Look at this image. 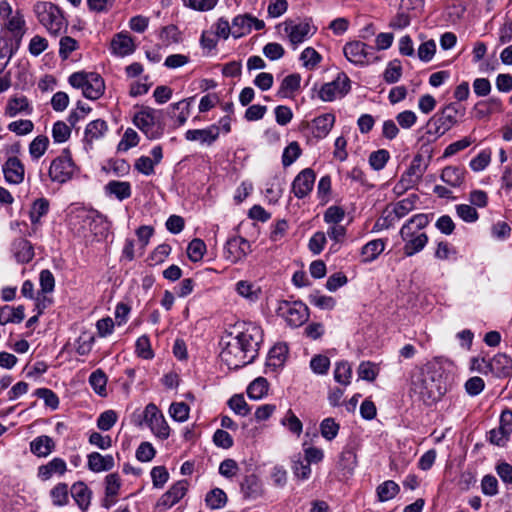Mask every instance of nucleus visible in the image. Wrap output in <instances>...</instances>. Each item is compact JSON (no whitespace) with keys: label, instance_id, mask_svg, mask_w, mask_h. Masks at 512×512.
<instances>
[{"label":"nucleus","instance_id":"1","mask_svg":"<svg viewBox=\"0 0 512 512\" xmlns=\"http://www.w3.org/2000/svg\"><path fill=\"white\" fill-rule=\"evenodd\" d=\"M410 391L425 404L431 405L446 394L447 385L439 371L419 370L412 375Z\"/></svg>","mask_w":512,"mask_h":512},{"label":"nucleus","instance_id":"2","mask_svg":"<svg viewBox=\"0 0 512 512\" xmlns=\"http://www.w3.org/2000/svg\"><path fill=\"white\" fill-rule=\"evenodd\" d=\"M429 224L427 214H416L411 217L400 229V237L404 242L403 253L411 257L422 251L428 243V236L421 232Z\"/></svg>","mask_w":512,"mask_h":512},{"label":"nucleus","instance_id":"3","mask_svg":"<svg viewBox=\"0 0 512 512\" xmlns=\"http://www.w3.org/2000/svg\"><path fill=\"white\" fill-rule=\"evenodd\" d=\"M134 125L149 139L156 140L163 136L165 122L162 110L142 106L133 116Z\"/></svg>","mask_w":512,"mask_h":512},{"label":"nucleus","instance_id":"4","mask_svg":"<svg viewBox=\"0 0 512 512\" xmlns=\"http://www.w3.org/2000/svg\"><path fill=\"white\" fill-rule=\"evenodd\" d=\"M465 114V108L449 103L439 113L431 117L426 124V134L438 139L458 123V116Z\"/></svg>","mask_w":512,"mask_h":512},{"label":"nucleus","instance_id":"5","mask_svg":"<svg viewBox=\"0 0 512 512\" xmlns=\"http://www.w3.org/2000/svg\"><path fill=\"white\" fill-rule=\"evenodd\" d=\"M231 335H234L246 352L255 358L258 356L263 342V330L258 324L245 321L237 322L232 328Z\"/></svg>","mask_w":512,"mask_h":512},{"label":"nucleus","instance_id":"6","mask_svg":"<svg viewBox=\"0 0 512 512\" xmlns=\"http://www.w3.org/2000/svg\"><path fill=\"white\" fill-rule=\"evenodd\" d=\"M33 10L38 21L50 34L56 36L66 29L67 23L62 11L53 3L39 1Z\"/></svg>","mask_w":512,"mask_h":512},{"label":"nucleus","instance_id":"7","mask_svg":"<svg viewBox=\"0 0 512 512\" xmlns=\"http://www.w3.org/2000/svg\"><path fill=\"white\" fill-rule=\"evenodd\" d=\"M69 83L74 88L81 89L83 95L91 100L100 98L105 91L104 80L94 72H75L70 75Z\"/></svg>","mask_w":512,"mask_h":512},{"label":"nucleus","instance_id":"8","mask_svg":"<svg viewBox=\"0 0 512 512\" xmlns=\"http://www.w3.org/2000/svg\"><path fill=\"white\" fill-rule=\"evenodd\" d=\"M230 339L220 353L222 362L229 369H238L252 363L256 358L244 350L243 346L234 335L229 334Z\"/></svg>","mask_w":512,"mask_h":512},{"label":"nucleus","instance_id":"9","mask_svg":"<svg viewBox=\"0 0 512 512\" xmlns=\"http://www.w3.org/2000/svg\"><path fill=\"white\" fill-rule=\"evenodd\" d=\"M419 200L416 194H410L408 197L396 202L390 207H387L383 216L377 221L376 225L382 229H388L393 226L396 221L405 217L411 212Z\"/></svg>","mask_w":512,"mask_h":512},{"label":"nucleus","instance_id":"10","mask_svg":"<svg viewBox=\"0 0 512 512\" xmlns=\"http://www.w3.org/2000/svg\"><path fill=\"white\" fill-rule=\"evenodd\" d=\"M75 172L76 165L71 153L68 150H64L51 162L48 176L52 182L64 184L72 179Z\"/></svg>","mask_w":512,"mask_h":512},{"label":"nucleus","instance_id":"11","mask_svg":"<svg viewBox=\"0 0 512 512\" xmlns=\"http://www.w3.org/2000/svg\"><path fill=\"white\" fill-rule=\"evenodd\" d=\"M143 414L145 423L157 438L166 440L170 436L169 425L155 404L149 403Z\"/></svg>","mask_w":512,"mask_h":512},{"label":"nucleus","instance_id":"12","mask_svg":"<svg viewBox=\"0 0 512 512\" xmlns=\"http://www.w3.org/2000/svg\"><path fill=\"white\" fill-rule=\"evenodd\" d=\"M343 53L346 59L355 65H366L377 60L373 48L358 40L347 42L343 47Z\"/></svg>","mask_w":512,"mask_h":512},{"label":"nucleus","instance_id":"13","mask_svg":"<svg viewBox=\"0 0 512 512\" xmlns=\"http://www.w3.org/2000/svg\"><path fill=\"white\" fill-rule=\"evenodd\" d=\"M284 25V31L294 47L312 37L316 32V28L307 19L302 21L287 20Z\"/></svg>","mask_w":512,"mask_h":512},{"label":"nucleus","instance_id":"14","mask_svg":"<svg viewBox=\"0 0 512 512\" xmlns=\"http://www.w3.org/2000/svg\"><path fill=\"white\" fill-rule=\"evenodd\" d=\"M278 313L293 327H299L308 319V308L302 302L283 301L278 307Z\"/></svg>","mask_w":512,"mask_h":512},{"label":"nucleus","instance_id":"15","mask_svg":"<svg viewBox=\"0 0 512 512\" xmlns=\"http://www.w3.org/2000/svg\"><path fill=\"white\" fill-rule=\"evenodd\" d=\"M350 79L346 74H339L332 82L321 86L318 95L321 100L331 102L337 97H343L350 91Z\"/></svg>","mask_w":512,"mask_h":512},{"label":"nucleus","instance_id":"16","mask_svg":"<svg viewBox=\"0 0 512 512\" xmlns=\"http://www.w3.org/2000/svg\"><path fill=\"white\" fill-rule=\"evenodd\" d=\"M251 252L249 241L240 236H234L227 240L224 247V257L226 260L235 264L243 259Z\"/></svg>","mask_w":512,"mask_h":512},{"label":"nucleus","instance_id":"17","mask_svg":"<svg viewBox=\"0 0 512 512\" xmlns=\"http://www.w3.org/2000/svg\"><path fill=\"white\" fill-rule=\"evenodd\" d=\"M316 174L311 168H305L294 178L291 191L298 199L307 197L313 190Z\"/></svg>","mask_w":512,"mask_h":512},{"label":"nucleus","instance_id":"18","mask_svg":"<svg viewBox=\"0 0 512 512\" xmlns=\"http://www.w3.org/2000/svg\"><path fill=\"white\" fill-rule=\"evenodd\" d=\"M220 135V127L213 124L204 129H190L185 133L187 141H196L201 145H212Z\"/></svg>","mask_w":512,"mask_h":512},{"label":"nucleus","instance_id":"19","mask_svg":"<svg viewBox=\"0 0 512 512\" xmlns=\"http://www.w3.org/2000/svg\"><path fill=\"white\" fill-rule=\"evenodd\" d=\"M135 48L134 41L127 32H120L114 35L110 44L112 54L118 57H125L132 54Z\"/></svg>","mask_w":512,"mask_h":512},{"label":"nucleus","instance_id":"20","mask_svg":"<svg viewBox=\"0 0 512 512\" xmlns=\"http://www.w3.org/2000/svg\"><path fill=\"white\" fill-rule=\"evenodd\" d=\"M187 490L188 482L186 480L176 482L166 493L162 495L158 502V506L166 509L171 508L185 496Z\"/></svg>","mask_w":512,"mask_h":512},{"label":"nucleus","instance_id":"21","mask_svg":"<svg viewBox=\"0 0 512 512\" xmlns=\"http://www.w3.org/2000/svg\"><path fill=\"white\" fill-rule=\"evenodd\" d=\"M2 170L5 180L11 184H19L24 180V165L16 156H9Z\"/></svg>","mask_w":512,"mask_h":512},{"label":"nucleus","instance_id":"22","mask_svg":"<svg viewBox=\"0 0 512 512\" xmlns=\"http://www.w3.org/2000/svg\"><path fill=\"white\" fill-rule=\"evenodd\" d=\"M490 373L498 378H505L512 374V360L503 353L496 354L489 360Z\"/></svg>","mask_w":512,"mask_h":512},{"label":"nucleus","instance_id":"23","mask_svg":"<svg viewBox=\"0 0 512 512\" xmlns=\"http://www.w3.org/2000/svg\"><path fill=\"white\" fill-rule=\"evenodd\" d=\"M107 131L106 121L102 119L93 120L85 128L83 141L91 148L93 142L103 138Z\"/></svg>","mask_w":512,"mask_h":512},{"label":"nucleus","instance_id":"24","mask_svg":"<svg viewBox=\"0 0 512 512\" xmlns=\"http://www.w3.org/2000/svg\"><path fill=\"white\" fill-rule=\"evenodd\" d=\"M288 355V347L286 344H276L274 345L269 353L266 360V368L271 369L272 371H277L279 368L283 367Z\"/></svg>","mask_w":512,"mask_h":512},{"label":"nucleus","instance_id":"25","mask_svg":"<svg viewBox=\"0 0 512 512\" xmlns=\"http://www.w3.org/2000/svg\"><path fill=\"white\" fill-rule=\"evenodd\" d=\"M71 496L83 512L89 508L92 498V491L84 482L78 481L72 485Z\"/></svg>","mask_w":512,"mask_h":512},{"label":"nucleus","instance_id":"26","mask_svg":"<svg viewBox=\"0 0 512 512\" xmlns=\"http://www.w3.org/2000/svg\"><path fill=\"white\" fill-rule=\"evenodd\" d=\"M12 252L16 261L22 264L30 262L34 257L32 244L24 238H18L13 241Z\"/></svg>","mask_w":512,"mask_h":512},{"label":"nucleus","instance_id":"27","mask_svg":"<svg viewBox=\"0 0 512 512\" xmlns=\"http://www.w3.org/2000/svg\"><path fill=\"white\" fill-rule=\"evenodd\" d=\"M67 470L66 462L59 457L53 458L45 465L38 467L37 476L46 481L50 479L54 474L63 475Z\"/></svg>","mask_w":512,"mask_h":512},{"label":"nucleus","instance_id":"28","mask_svg":"<svg viewBox=\"0 0 512 512\" xmlns=\"http://www.w3.org/2000/svg\"><path fill=\"white\" fill-rule=\"evenodd\" d=\"M87 458L88 468L92 472L99 473L109 471L114 467V458L112 455H101L98 452H92Z\"/></svg>","mask_w":512,"mask_h":512},{"label":"nucleus","instance_id":"29","mask_svg":"<svg viewBox=\"0 0 512 512\" xmlns=\"http://www.w3.org/2000/svg\"><path fill=\"white\" fill-rule=\"evenodd\" d=\"M54 449L55 442L47 435L38 436L30 442V450L37 457H47Z\"/></svg>","mask_w":512,"mask_h":512},{"label":"nucleus","instance_id":"30","mask_svg":"<svg viewBox=\"0 0 512 512\" xmlns=\"http://www.w3.org/2000/svg\"><path fill=\"white\" fill-rule=\"evenodd\" d=\"M335 124V115L332 113H325L313 120V134L315 137L322 139L325 138Z\"/></svg>","mask_w":512,"mask_h":512},{"label":"nucleus","instance_id":"31","mask_svg":"<svg viewBox=\"0 0 512 512\" xmlns=\"http://www.w3.org/2000/svg\"><path fill=\"white\" fill-rule=\"evenodd\" d=\"M235 291L239 296L251 303L258 301L261 295L260 286L247 280L238 281L235 284Z\"/></svg>","mask_w":512,"mask_h":512},{"label":"nucleus","instance_id":"32","mask_svg":"<svg viewBox=\"0 0 512 512\" xmlns=\"http://www.w3.org/2000/svg\"><path fill=\"white\" fill-rule=\"evenodd\" d=\"M49 211V201L46 198H38L36 199L30 209L29 216L31 223L33 225L32 232L29 233V235H32V233H35L38 225L40 223L41 217L46 215Z\"/></svg>","mask_w":512,"mask_h":512},{"label":"nucleus","instance_id":"33","mask_svg":"<svg viewBox=\"0 0 512 512\" xmlns=\"http://www.w3.org/2000/svg\"><path fill=\"white\" fill-rule=\"evenodd\" d=\"M20 113H32V107L30 106L28 99L24 96L10 98L5 107V115L8 117H15Z\"/></svg>","mask_w":512,"mask_h":512},{"label":"nucleus","instance_id":"34","mask_svg":"<svg viewBox=\"0 0 512 512\" xmlns=\"http://www.w3.org/2000/svg\"><path fill=\"white\" fill-rule=\"evenodd\" d=\"M25 317L24 306L19 305L18 307H11L8 305L0 308V325H6L8 323H20Z\"/></svg>","mask_w":512,"mask_h":512},{"label":"nucleus","instance_id":"35","mask_svg":"<svg viewBox=\"0 0 512 512\" xmlns=\"http://www.w3.org/2000/svg\"><path fill=\"white\" fill-rule=\"evenodd\" d=\"M465 169L457 166H447L442 170L441 180L451 187H459L464 181Z\"/></svg>","mask_w":512,"mask_h":512},{"label":"nucleus","instance_id":"36","mask_svg":"<svg viewBox=\"0 0 512 512\" xmlns=\"http://www.w3.org/2000/svg\"><path fill=\"white\" fill-rule=\"evenodd\" d=\"M252 31V16L249 14L238 15L232 20V36L240 38Z\"/></svg>","mask_w":512,"mask_h":512},{"label":"nucleus","instance_id":"37","mask_svg":"<svg viewBox=\"0 0 512 512\" xmlns=\"http://www.w3.org/2000/svg\"><path fill=\"white\" fill-rule=\"evenodd\" d=\"M385 249V243L382 239H375L366 243L361 250L364 263L374 261Z\"/></svg>","mask_w":512,"mask_h":512},{"label":"nucleus","instance_id":"38","mask_svg":"<svg viewBox=\"0 0 512 512\" xmlns=\"http://www.w3.org/2000/svg\"><path fill=\"white\" fill-rule=\"evenodd\" d=\"M5 28L6 34L22 39L26 30L23 16L19 12H16L15 15H11L5 23Z\"/></svg>","mask_w":512,"mask_h":512},{"label":"nucleus","instance_id":"39","mask_svg":"<svg viewBox=\"0 0 512 512\" xmlns=\"http://www.w3.org/2000/svg\"><path fill=\"white\" fill-rule=\"evenodd\" d=\"M106 191L122 201L131 196V185L125 181H110L105 187Z\"/></svg>","mask_w":512,"mask_h":512},{"label":"nucleus","instance_id":"40","mask_svg":"<svg viewBox=\"0 0 512 512\" xmlns=\"http://www.w3.org/2000/svg\"><path fill=\"white\" fill-rule=\"evenodd\" d=\"M400 491L399 485L393 480H387L377 487L379 501L386 502L393 499Z\"/></svg>","mask_w":512,"mask_h":512},{"label":"nucleus","instance_id":"41","mask_svg":"<svg viewBox=\"0 0 512 512\" xmlns=\"http://www.w3.org/2000/svg\"><path fill=\"white\" fill-rule=\"evenodd\" d=\"M357 464L356 453L351 448L342 451L339 458V468L344 471V475L352 474Z\"/></svg>","mask_w":512,"mask_h":512},{"label":"nucleus","instance_id":"42","mask_svg":"<svg viewBox=\"0 0 512 512\" xmlns=\"http://www.w3.org/2000/svg\"><path fill=\"white\" fill-rule=\"evenodd\" d=\"M268 381L263 377H258L250 383L247 388V394L251 399H261L268 392Z\"/></svg>","mask_w":512,"mask_h":512},{"label":"nucleus","instance_id":"43","mask_svg":"<svg viewBox=\"0 0 512 512\" xmlns=\"http://www.w3.org/2000/svg\"><path fill=\"white\" fill-rule=\"evenodd\" d=\"M352 367L347 361L336 363L334 379L341 385L348 386L351 383Z\"/></svg>","mask_w":512,"mask_h":512},{"label":"nucleus","instance_id":"44","mask_svg":"<svg viewBox=\"0 0 512 512\" xmlns=\"http://www.w3.org/2000/svg\"><path fill=\"white\" fill-rule=\"evenodd\" d=\"M52 503L55 506H65L69 503V488L66 483H58L50 491Z\"/></svg>","mask_w":512,"mask_h":512},{"label":"nucleus","instance_id":"45","mask_svg":"<svg viewBox=\"0 0 512 512\" xmlns=\"http://www.w3.org/2000/svg\"><path fill=\"white\" fill-rule=\"evenodd\" d=\"M280 423L287 428L291 433L300 436L303 431V424L295 413L288 409L285 415L282 417Z\"/></svg>","mask_w":512,"mask_h":512},{"label":"nucleus","instance_id":"46","mask_svg":"<svg viewBox=\"0 0 512 512\" xmlns=\"http://www.w3.org/2000/svg\"><path fill=\"white\" fill-rule=\"evenodd\" d=\"M227 495L226 493L220 489L215 488L207 493L205 502L208 507L211 509H221L223 508L227 503Z\"/></svg>","mask_w":512,"mask_h":512},{"label":"nucleus","instance_id":"47","mask_svg":"<svg viewBox=\"0 0 512 512\" xmlns=\"http://www.w3.org/2000/svg\"><path fill=\"white\" fill-rule=\"evenodd\" d=\"M89 383L95 393H97L100 396L106 395V384H107V377L105 373L98 369L91 373L89 377Z\"/></svg>","mask_w":512,"mask_h":512},{"label":"nucleus","instance_id":"48","mask_svg":"<svg viewBox=\"0 0 512 512\" xmlns=\"http://www.w3.org/2000/svg\"><path fill=\"white\" fill-rule=\"evenodd\" d=\"M194 97L183 99L179 102L173 103L170 107L174 110H179V114L176 117L178 126H182L186 123L190 115V106L193 102Z\"/></svg>","mask_w":512,"mask_h":512},{"label":"nucleus","instance_id":"49","mask_svg":"<svg viewBox=\"0 0 512 512\" xmlns=\"http://www.w3.org/2000/svg\"><path fill=\"white\" fill-rule=\"evenodd\" d=\"M34 395L39 399H42L47 407L52 410H56L59 407V397L48 388H38L35 390Z\"/></svg>","mask_w":512,"mask_h":512},{"label":"nucleus","instance_id":"50","mask_svg":"<svg viewBox=\"0 0 512 512\" xmlns=\"http://www.w3.org/2000/svg\"><path fill=\"white\" fill-rule=\"evenodd\" d=\"M402 76V66L398 60L390 61L383 73L385 82L393 84L399 81Z\"/></svg>","mask_w":512,"mask_h":512},{"label":"nucleus","instance_id":"51","mask_svg":"<svg viewBox=\"0 0 512 512\" xmlns=\"http://www.w3.org/2000/svg\"><path fill=\"white\" fill-rule=\"evenodd\" d=\"M205 251L206 245L204 241L196 238L189 243L187 248V255L191 261L197 262L203 258Z\"/></svg>","mask_w":512,"mask_h":512},{"label":"nucleus","instance_id":"52","mask_svg":"<svg viewBox=\"0 0 512 512\" xmlns=\"http://www.w3.org/2000/svg\"><path fill=\"white\" fill-rule=\"evenodd\" d=\"M511 432L509 429L499 425L498 428L492 429L489 432V440L492 444L504 447L509 441Z\"/></svg>","mask_w":512,"mask_h":512},{"label":"nucleus","instance_id":"53","mask_svg":"<svg viewBox=\"0 0 512 512\" xmlns=\"http://www.w3.org/2000/svg\"><path fill=\"white\" fill-rule=\"evenodd\" d=\"M49 140L46 136H37L29 145V153L32 158L39 159L47 150Z\"/></svg>","mask_w":512,"mask_h":512},{"label":"nucleus","instance_id":"54","mask_svg":"<svg viewBox=\"0 0 512 512\" xmlns=\"http://www.w3.org/2000/svg\"><path fill=\"white\" fill-rule=\"evenodd\" d=\"M301 77L299 74H290L286 76L280 86L279 93L283 96H287L289 93H293L299 89Z\"/></svg>","mask_w":512,"mask_h":512},{"label":"nucleus","instance_id":"55","mask_svg":"<svg viewBox=\"0 0 512 512\" xmlns=\"http://www.w3.org/2000/svg\"><path fill=\"white\" fill-rule=\"evenodd\" d=\"M301 155V149L298 142H291L283 151L282 164L284 167L290 166Z\"/></svg>","mask_w":512,"mask_h":512},{"label":"nucleus","instance_id":"56","mask_svg":"<svg viewBox=\"0 0 512 512\" xmlns=\"http://www.w3.org/2000/svg\"><path fill=\"white\" fill-rule=\"evenodd\" d=\"M228 405L237 415L247 416L250 413V408L243 395L236 394L232 396L228 401Z\"/></svg>","mask_w":512,"mask_h":512},{"label":"nucleus","instance_id":"57","mask_svg":"<svg viewBox=\"0 0 512 512\" xmlns=\"http://www.w3.org/2000/svg\"><path fill=\"white\" fill-rule=\"evenodd\" d=\"M389 158V152L385 149H380L370 154L369 164L374 170L379 171L385 167Z\"/></svg>","mask_w":512,"mask_h":512},{"label":"nucleus","instance_id":"58","mask_svg":"<svg viewBox=\"0 0 512 512\" xmlns=\"http://www.w3.org/2000/svg\"><path fill=\"white\" fill-rule=\"evenodd\" d=\"M241 491L245 497H255L259 492L258 478L255 475H248L241 483Z\"/></svg>","mask_w":512,"mask_h":512},{"label":"nucleus","instance_id":"59","mask_svg":"<svg viewBox=\"0 0 512 512\" xmlns=\"http://www.w3.org/2000/svg\"><path fill=\"white\" fill-rule=\"evenodd\" d=\"M70 134L71 129L65 122L57 121L54 123L52 128V137L55 142L63 143L67 141L70 137Z\"/></svg>","mask_w":512,"mask_h":512},{"label":"nucleus","instance_id":"60","mask_svg":"<svg viewBox=\"0 0 512 512\" xmlns=\"http://www.w3.org/2000/svg\"><path fill=\"white\" fill-rule=\"evenodd\" d=\"M189 406L184 402L172 403L169 408L170 416L178 422H184L189 417Z\"/></svg>","mask_w":512,"mask_h":512},{"label":"nucleus","instance_id":"61","mask_svg":"<svg viewBox=\"0 0 512 512\" xmlns=\"http://www.w3.org/2000/svg\"><path fill=\"white\" fill-rule=\"evenodd\" d=\"M321 435L326 440H333L339 431V425L333 418H325L320 424Z\"/></svg>","mask_w":512,"mask_h":512},{"label":"nucleus","instance_id":"62","mask_svg":"<svg viewBox=\"0 0 512 512\" xmlns=\"http://www.w3.org/2000/svg\"><path fill=\"white\" fill-rule=\"evenodd\" d=\"M326 242L327 239L325 233L318 231L315 232L309 239L308 248L314 255H318L323 251Z\"/></svg>","mask_w":512,"mask_h":512},{"label":"nucleus","instance_id":"63","mask_svg":"<svg viewBox=\"0 0 512 512\" xmlns=\"http://www.w3.org/2000/svg\"><path fill=\"white\" fill-rule=\"evenodd\" d=\"M117 421V414L113 410H107L100 414L97 419V427L102 431L110 430Z\"/></svg>","mask_w":512,"mask_h":512},{"label":"nucleus","instance_id":"64","mask_svg":"<svg viewBox=\"0 0 512 512\" xmlns=\"http://www.w3.org/2000/svg\"><path fill=\"white\" fill-rule=\"evenodd\" d=\"M345 217V210L340 206H330L324 213V221L327 224H340Z\"/></svg>","mask_w":512,"mask_h":512}]
</instances>
